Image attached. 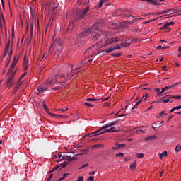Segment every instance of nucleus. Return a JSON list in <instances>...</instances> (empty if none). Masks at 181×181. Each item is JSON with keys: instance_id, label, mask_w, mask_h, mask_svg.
<instances>
[{"instance_id": "nucleus-1", "label": "nucleus", "mask_w": 181, "mask_h": 181, "mask_svg": "<svg viewBox=\"0 0 181 181\" xmlns=\"http://www.w3.org/2000/svg\"><path fill=\"white\" fill-rule=\"evenodd\" d=\"M100 23H95L93 25L91 28H86L82 33H80V37H86L88 36L90 33H94L95 30H100Z\"/></svg>"}, {"instance_id": "nucleus-2", "label": "nucleus", "mask_w": 181, "mask_h": 181, "mask_svg": "<svg viewBox=\"0 0 181 181\" xmlns=\"http://www.w3.org/2000/svg\"><path fill=\"white\" fill-rule=\"evenodd\" d=\"M118 122H119V120H115L114 122L108 123V124H105V126H103L102 127H100L98 130L91 133V135H95V134H98V132H101V131H103V129H107V128H111V127H114V125H117V124H118Z\"/></svg>"}, {"instance_id": "nucleus-3", "label": "nucleus", "mask_w": 181, "mask_h": 181, "mask_svg": "<svg viewBox=\"0 0 181 181\" xmlns=\"http://www.w3.org/2000/svg\"><path fill=\"white\" fill-rule=\"evenodd\" d=\"M90 10V7L87 6L85 8H83L82 10H80L78 11L76 16V19L78 21H81V19H84L86 18V15H87V11Z\"/></svg>"}, {"instance_id": "nucleus-4", "label": "nucleus", "mask_w": 181, "mask_h": 181, "mask_svg": "<svg viewBox=\"0 0 181 181\" xmlns=\"http://www.w3.org/2000/svg\"><path fill=\"white\" fill-rule=\"evenodd\" d=\"M57 6V3H54V1H49L47 4V8H49L50 11H52L53 13H56V8Z\"/></svg>"}, {"instance_id": "nucleus-5", "label": "nucleus", "mask_w": 181, "mask_h": 181, "mask_svg": "<svg viewBox=\"0 0 181 181\" xmlns=\"http://www.w3.org/2000/svg\"><path fill=\"white\" fill-rule=\"evenodd\" d=\"M10 76L8 78L6 86L8 88H11L12 86H13V77L15 76V73H10Z\"/></svg>"}, {"instance_id": "nucleus-6", "label": "nucleus", "mask_w": 181, "mask_h": 181, "mask_svg": "<svg viewBox=\"0 0 181 181\" xmlns=\"http://www.w3.org/2000/svg\"><path fill=\"white\" fill-rule=\"evenodd\" d=\"M18 60H19L18 57H14L11 67L10 70L7 72L8 74H11V73H14L13 69L15 68V66H16V63H18Z\"/></svg>"}, {"instance_id": "nucleus-7", "label": "nucleus", "mask_w": 181, "mask_h": 181, "mask_svg": "<svg viewBox=\"0 0 181 181\" xmlns=\"http://www.w3.org/2000/svg\"><path fill=\"white\" fill-rule=\"evenodd\" d=\"M57 78H54L52 79L48 78L47 81L45 82L47 86H53V84H57Z\"/></svg>"}, {"instance_id": "nucleus-8", "label": "nucleus", "mask_w": 181, "mask_h": 181, "mask_svg": "<svg viewBox=\"0 0 181 181\" xmlns=\"http://www.w3.org/2000/svg\"><path fill=\"white\" fill-rule=\"evenodd\" d=\"M162 100H161L160 103H172L173 101L172 100V95H167L165 97H163Z\"/></svg>"}, {"instance_id": "nucleus-9", "label": "nucleus", "mask_w": 181, "mask_h": 181, "mask_svg": "<svg viewBox=\"0 0 181 181\" xmlns=\"http://www.w3.org/2000/svg\"><path fill=\"white\" fill-rule=\"evenodd\" d=\"M172 25H175V22L170 21L169 23H165L164 25H163V27L161 28V29L162 30L168 29V30L170 31L171 28L170 26H172Z\"/></svg>"}, {"instance_id": "nucleus-10", "label": "nucleus", "mask_w": 181, "mask_h": 181, "mask_svg": "<svg viewBox=\"0 0 181 181\" xmlns=\"http://www.w3.org/2000/svg\"><path fill=\"white\" fill-rule=\"evenodd\" d=\"M63 44V41L60 38H57L55 40V42L52 43L51 47H53L54 45H57L59 47H62V45Z\"/></svg>"}, {"instance_id": "nucleus-11", "label": "nucleus", "mask_w": 181, "mask_h": 181, "mask_svg": "<svg viewBox=\"0 0 181 181\" xmlns=\"http://www.w3.org/2000/svg\"><path fill=\"white\" fill-rule=\"evenodd\" d=\"M115 127H111L110 129H106L105 131L102 132L95 135H101L102 134H107V132H117V130H115Z\"/></svg>"}, {"instance_id": "nucleus-12", "label": "nucleus", "mask_w": 181, "mask_h": 181, "mask_svg": "<svg viewBox=\"0 0 181 181\" xmlns=\"http://www.w3.org/2000/svg\"><path fill=\"white\" fill-rule=\"evenodd\" d=\"M44 91H47V89L42 86H38L35 94H40V93H43Z\"/></svg>"}, {"instance_id": "nucleus-13", "label": "nucleus", "mask_w": 181, "mask_h": 181, "mask_svg": "<svg viewBox=\"0 0 181 181\" xmlns=\"http://www.w3.org/2000/svg\"><path fill=\"white\" fill-rule=\"evenodd\" d=\"M144 2H147L149 5H160V4L157 3L155 0H141Z\"/></svg>"}, {"instance_id": "nucleus-14", "label": "nucleus", "mask_w": 181, "mask_h": 181, "mask_svg": "<svg viewBox=\"0 0 181 181\" xmlns=\"http://www.w3.org/2000/svg\"><path fill=\"white\" fill-rule=\"evenodd\" d=\"M28 64H29V62L26 59V57H25L23 62V67L24 70H28Z\"/></svg>"}, {"instance_id": "nucleus-15", "label": "nucleus", "mask_w": 181, "mask_h": 181, "mask_svg": "<svg viewBox=\"0 0 181 181\" xmlns=\"http://www.w3.org/2000/svg\"><path fill=\"white\" fill-rule=\"evenodd\" d=\"M117 42H122V40H121L120 37L112 38L109 41V44L117 43Z\"/></svg>"}, {"instance_id": "nucleus-16", "label": "nucleus", "mask_w": 181, "mask_h": 181, "mask_svg": "<svg viewBox=\"0 0 181 181\" xmlns=\"http://www.w3.org/2000/svg\"><path fill=\"white\" fill-rule=\"evenodd\" d=\"M97 32H98V30H95V33H95V35L93 36L92 37V40H98V38L100 37V36H101V35L100 33H97Z\"/></svg>"}, {"instance_id": "nucleus-17", "label": "nucleus", "mask_w": 181, "mask_h": 181, "mask_svg": "<svg viewBox=\"0 0 181 181\" xmlns=\"http://www.w3.org/2000/svg\"><path fill=\"white\" fill-rule=\"evenodd\" d=\"M157 138H158V136L153 135V136L146 137L144 139V141H155V139H156Z\"/></svg>"}, {"instance_id": "nucleus-18", "label": "nucleus", "mask_w": 181, "mask_h": 181, "mask_svg": "<svg viewBox=\"0 0 181 181\" xmlns=\"http://www.w3.org/2000/svg\"><path fill=\"white\" fill-rule=\"evenodd\" d=\"M63 52V48L62 47H59L57 52H55L54 56L55 57H59V56H60V53Z\"/></svg>"}, {"instance_id": "nucleus-19", "label": "nucleus", "mask_w": 181, "mask_h": 181, "mask_svg": "<svg viewBox=\"0 0 181 181\" xmlns=\"http://www.w3.org/2000/svg\"><path fill=\"white\" fill-rule=\"evenodd\" d=\"M49 115H51V117H54V118H62V117H64L62 115H57V114H54L52 112H49Z\"/></svg>"}, {"instance_id": "nucleus-20", "label": "nucleus", "mask_w": 181, "mask_h": 181, "mask_svg": "<svg viewBox=\"0 0 181 181\" xmlns=\"http://www.w3.org/2000/svg\"><path fill=\"white\" fill-rule=\"evenodd\" d=\"M172 87H175V85L173 86H165V88H162L160 94H163V93H165V91H166V90H169V89L172 88Z\"/></svg>"}, {"instance_id": "nucleus-21", "label": "nucleus", "mask_w": 181, "mask_h": 181, "mask_svg": "<svg viewBox=\"0 0 181 181\" xmlns=\"http://www.w3.org/2000/svg\"><path fill=\"white\" fill-rule=\"evenodd\" d=\"M136 169V161H134L131 165H130V170L134 171Z\"/></svg>"}, {"instance_id": "nucleus-22", "label": "nucleus", "mask_w": 181, "mask_h": 181, "mask_svg": "<svg viewBox=\"0 0 181 181\" xmlns=\"http://www.w3.org/2000/svg\"><path fill=\"white\" fill-rule=\"evenodd\" d=\"M105 2H107V0H100L99 4L97 6V8H101V6H103V5L105 4Z\"/></svg>"}, {"instance_id": "nucleus-23", "label": "nucleus", "mask_w": 181, "mask_h": 181, "mask_svg": "<svg viewBox=\"0 0 181 181\" xmlns=\"http://www.w3.org/2000/svg\"><path fill=\"white\" fill-rule=\"evenodd\" d=\"M81 153H78V154L74 155V156H81V155H84V153H85V152H88V149H83V150H81Z\"/></svg>"}, {"instance_id": "nucleus-24", "label": "nucleus", "mask_w": 181, "mask_h": 181, "mask_svg": "<svg viewBox=\"0 0 181 181\" xmlns=\"http://www.w3.org/2000/svg\"><path fill=\"white\" fill-rule=\"evenodd\" d=\"M121 47H128L131 46V42H122L120 44Z\"/></svg>"}, {"instance_id": "nucleus-25", "label": "nucleus", "mask_w": 181, "mask_h": 181, "mask_svg": "<svg viewBox=\"0 0 181 181\" xmlns=\"http://www.w3.org/2000/svg\"><path fill=\"white\" fill-rule=\"evenodd\" d=\"M142 102V100H139L136 102V103L133 106V107L132 108V110H135V108H138V106L139 105V104H141V103Z\"/></svg>"}, {"instance_id": "nucleus-26", "label": "nucleus", "mask_w": 181, "mask_h": 181, "mask_svg": "<svg viewBox=\"0 0 181 181\" xmlns=\"http://www.w3.org/2000/svg\"><path fill=\"white\" fill-rule=\"evenodd\" d=\"M11 49V40H8L7 44H6V49L5 50L6 52H9V49Z\"/></svg>"}, {"instance_id": "nucleus-27", "label": "nucleus", "mask_w": 181, "mask_h": 181, "mask_svg": "<svg viewBox=\"0 0 181 181\" xmlns=\"http://www.w3.org/2000/svg\"><path fill=\"white\" fill-rule=\"evenodd\" d=\"M70 158H71V156H69V155L62 156V160H67L68 162Z\"/></svg>"}, {"instance_id": "nucleus-28", "label": "nucleus", "mask_w": 181, "mask_h": 181, "mask_svg": "<svg viewBox=\"0 0 181 181\" xmlns=\"http://www.w3.org/2000/svg\"><path fill=\"white\" fill-rule=\"evenodd\" d=\"M113 50H119L121 49V44H118L115 47H112Z\"/></svg>"}, {"instance_id": "nucleus-29", "label": "nucleus", "mask_w": 181, "mask_h": 181, "mask_svg": "<svg viewBox=\"0 0 181 181\" xmlns=\"http://www.w3.org/2000/svg\"><path fill=\"white\" fill-rule=\"evenodd\" d=\"M84 105H86V107H88V108H94V105L89 103H85Z\"/></svg>"}, {"instance_id": "nucleus-30", "label": "nucleus", "mask_w": 181, "mask_h": 181, "mask_svg": "<svg viewBox=\"0 0 181 181\" xmlns=\"http://www.w3.org/2000/svg\"><path fill=\"white\" fill-rule=\"evenodd\" d=\"M148 97H149V95L148 93H145L144 95H143V97L140 100H141V101H145V100H146Z\"/></svg>"}, {"instance_id": "nucleus-31", "label": "nucleus", "mask_w": 181, "mask_h": 181, "mask_svg": "<svg viewBox=\"0 0 181 181\" xmlns=\"http://www.w3.org/2000/svg\"><path fill=\"white\" fill-rule=\"evenodd\" d=\"M139 131H140V132H142V134H145V127L141 126L139 127Z\"/></svg>"}, {"instance_id": "nucleus-32", "label": "nucleus", "mask_w": 181, "mask_h": 181, "mask_svg": "<svg viewBox=\"0 0 181 181\" xmlns=\"http://www.w3.org/2000/svg\"><path fill=\"white\" fill-rule=\"evenodd\" d=\"M154 91L158 95H162L163 93H160V88H156L154 89Z\"/></svg>"}, {"instance_id": "nucleus-33", "label": "nucleus", "mask_w": 181, "mask_h": 181, "mask_svg": "<svg viewBox=\"0 0 181 181\" xmlns=\"http://www.w3.org/2000/svg\"><path fill=\"white\" fill-rule=\"evenodd\" d=\"M168 156V151H165L160 154V159H162V158H163V156Z\"/></svg>"}, {"instance_id": "nucleus-34", "label": "nucleus", "mask_w": 181, "mask_h": 181, "mask_svg": "<svg viewBox=\"0 0 181 181\" xmlns=\"http://www.w3.org/2000/svg\"><path fill=\"white\" fill-rule=\"evenodd\" d=\"M136 158H138L139 159H142V158H144V153H137Z\"/></svg>"}, {"instance_id": "nucleus-35", "label": "nucleus", "mask_w": 181, "mask_h": 181, "mask_svg": "<svg viewBox=\"0 0 181 181\" xmlns=\"http://www.w3.org/2000/svg\"><path fill=\"white\" fill-rule=\"evenodd\" d=\"M93 148H104V145L101 144H95V146H93Z\"/></svg>"}, {"instance_id": "nucleus-36", "label": "nucleus", "mask_w": 181, "mask_h": 181, "mask_svg": "<svg viewBox=\"0 0 181 181\" xmlns=\"http://www.w3.org/2000/svg\"><path fill=\"white\" fill-rule=\"evenodd\" d=\"M165 111H162L160 113H159V115L157 116V118H160V117H163L165 115H166V114H165Z\"/></svg>"}, {"instance_id": "nucleus-37", "label": "nucleus", "mask_w": 181, "mask_h": 181, "mask_svg": "<svg viewBox=\"0 0 181 181\" xmlns=\"http://www.w3.org/2000/svg\"><path fill=\"white\" fill-rule=\"evenodd\" d=\"M59 168H60V166H59V165L54 167L53 169L49 172V175H50V173H53V172H54L55 170H57V169H59Z\"/></svg>"}, {"instance_id": "nucleus-38", "label": "nucleus", "mask_w": 181, "mask_h": 181, "mask_svg": "<svg viewBox=\"0 0 181 181\" xmlns=\"http://www.w3.org/2000/svg\"><path fill=\"white\" fill-rule=\"evenodd\" d=\"M77 70H80V68H76L75 69H71V73H74V74L78 73V71H77Z\"/></svg>"}, {"instance_id": "nucleus-39", "label": "nucleus", "mask_w": 181, "mask_h": 181, "mask_svg": "<svg viewBox=\"0 0 181 181\" xmlns=\"http://www.w3.org/2000/svg\"><path fill=\"white\" fill-rule=\"evenodd\" d=\"M116 158H123L124 156V153H119L115 155Z\"/></svg>"}, {"instance_id": "nucleus-40", "label": "nucleus", "mask_w": 181, "mask_h": 181, "mask_svg": "<svg viewBox=\"0 0 181 181\" xmlns=\"http://www.w3.org/2000/svg\"><path fill=\"white\" fill-rule=\"evenodd\" d=\"M43 108L46 111V112L49 115L50 112L49 111V108L47 107V105H44Z\"/></svg>"}, {"instance_id": "nucleus-41", "label": "nucleus", "mask_w": 181, "mask_h": 181, "mask_svg": "<svg viewBox=\"0 0 181 181\" xmlns=\"http://www.w3.org/2000/svg\"><path fill=\"white\" fill-rule=\"evenodd\" d=\"M86 101H88L89 103H91L93 101H98V100L95 99V98H87Z\"/></svg>"}, {"instance_id": "nucleus-42", "label": "nucleus", "mask_w": 181, "mask_h": 181, "mask_svg": "<svg viewBox=\"0 0 181 181\" xmlns=\"http://www.w3.org/2000/svg\"><path fill=\"white\" fill-rule=\"evenodd\" d=\"M177 110H179V106H175L173 109L170 110V112H173L175 111H177Z\"/></svg>"}, {"instance_id": "nucleus-43", "label": "nucleus", "mask_w": 181, "mask_h": 181, "mask_svg": "<svg viewBox=\"0 0 181 181\" xmlns=\"http://www.w3.org/2000/svg\"><path fill=\"white\" fill-rule=\"evenodd\" d=\"M106 53H111V52H114V49L112 48V47H111L110 48L105 49Z\"/></svg>"}, {"instance_id": "nucleus-44", "label": "nucleus", "mask_w": 181, "mask_h": 181, "mask_svg": "<svg viewBox=\"0 0 181 181\" xmlns=\"http://www.w3.org/2000/svg\"><path fill=\"white\" fill-rule=\"evenodd\" d=\"M181 149V145H177V146L175 147V151L177 153L179 152V151H180Z\"/></svg>"}, {"instance_id": "nucleus-45", "label": "nucleus", "mask_w": 181, "mask_h": 181, "mask_svg": "<svg viewBox=\"0 0 181 181\" xmlns=\"http://www.w3.org/2000/svg\"><path fill=\"white\" fill-rule=\"evenodd\" d=\"M122 53L118 52L117 54H113L112 56H115V57H119V56H122Z\"/></svg>"}, {"instance_id": "nucleus-46", "label": "nucleus", "mask_w": 181, "mask_h": 181, "mask_svg": "<svg viewBox=\"0 0 181 181\" xmlns=\"http://www.w3.org/2000/svg\"><path fill=\"white\" fill-rule=\"evenodd\" d=\"M152 128L153 129H155V131H156V129H158L159 127H156V123H153Z\"/></svg>"}, {"instance_id": "nucleus-47", "label": "nucleus", "mask_w": 181, "mask_h": 181, "mask_svg": "<svg viewBox=\"0 0 181 181\" xmlns=\"http://www.w3.org/2000/svg\"><path fill=\"white\" fill-rule=\"evenodd\" d=\"M117 146H118L119 149L121 148H125V144H117Z\"/></svg>"}, {"instance_id": "nucleus-48", "label": "nucleus", "mask_w": 181, "mask_h": 181, "mask_svg": "<svg viewBox=\"0 0 181 181\" xmlns=\"http://www.w3.org/2000/svg\"><path fill=\"white\" fill-rule=\"evenodd\" d=\"M169 12H173V10H168V11H163L162 13H159V15H162L163 13H169Z\"/></svg>"}, {"instance_id": "nucleus-49", "label": "nucleus", "mask_w": 181, "mask_h": 181, "mask_svg": "<svg viewBox=\"0 0 181 181\" xmlns=\"http://www.w3.org/2000/svg\"><path fill=\"white\" fill-rule=\"evenodd\" d=\"M62 168H66L67 166V161H65L64 163H61Z\"/></svg>"}, {"instance_id": "nucleus-50", "label": "nucleus", "mask_w": 181, "mask_h": 181, "mask_svg": "<svg viewBox=\"0 0 181 181\" xmlns=\"http://www.w3.org/2000/svg\"><path fill=\"white\" fill-rule=\"evenodd\" d=\"M76 181H84V177L83 176L78 177Z\"/></svg>"}, {"instance_id": "nucleus-51", "label": "nucleus", "mask_w": 181, "mask_h": 181, "mask_svg": "<svg viewBox=\"0 0 181 181\" xmlns=\"http://www.w3.org/2000/svg\"><path fill=\"white\" fill-rule=\"evenodd\" d=\"M87 181H94V177L93 176H90L88 179Z\"/></svg>"}, {"instance_id": "nucleus-52", "label": "nucleus", "mask_w": 181, "mask_h": 181, "mask_svg": "<svg viewBox=\"0 0 181 181\" xmlns=\"http://www.w3.org/2000/svg\"><path fill=\"white\" fill-rule=\"evenodd\" d=\"M19 86H21V83H19L18 86L14 88L13 89L14 93H16V91H18V87H19Z\"/></svg>"}, {"instance_id": "nucleus-53", "label": "nucleus", "mask_w": 181, "mask_h": 181, "mask_svg": "<svg viewBox=\"0 0 181 181\" xmlns=\"http://www.w3.org/2000/svg\"><path fill=\"white\" fill-rule=\"evenodd\" d=\"M76 157H69V160L68 162H72V160H76Z\"/></svg>"}, {"instance_id": "nucleus-54", "label": "nucleus", "mask_w": 181, "mask_h": 181, "mask_svg": "<svg viewBox=\"0 0 181 181\" xmlns=\"http://www.w3.org/2000/svg\"><path fill=\"white\" fill-rule=\"evenodd\" d=\"M165 125V122L164 121H161L159 126H158V128H159L160 127H163Z\"/></svg>"}, {"instance_id": "nucleus-55", "label": "nucleus", "mask_w": 181, "mask_h": 181, "mask_svg": "<svg viewBox=\"0 0 181 181\" xmlns=\"http://www.w3.org/2000/svg\"><path fill=\"white\" fill-rule=\"evenodd\" d=\"M88 166V163L84 164V165H83L80 168V169H84V168H87Z\"/></svg>"}, {"instance_id": "nucleus-56", "label": "nucleus", "mask_w": 181, "mask_h": 181, "mask_svg": "<svg viewBox=\"0 0 181 181\" xmlns=\"http://www.w3.org/2000/svg\"><path fill=\"white\" fill-rule=\"evenodd\" d=\"M8 52H9V51L5 50L4 52L3 57H5L6 56H7Z\"/></svg>"}, {"instance_id": "nucleus-57", "label": "nucleus", "mask_w": 181, "mask_h": 181, "mask_svg": "<svg viewBox=\"0 0 181 181\" xmlns=\"http://www.w3.org/2000/svg\"><path fill=\"white\" fill-rule=\"evenodd\" d=\"M172 98H175L176 100H180L181 96H172Z\"/></svg>"}, {"instance_id": "nucleus-58", "label": "nucleus", "mask_w": 181, "mask_h": 181, "mask_svg": "<svg viewBox=\"0 0 181 181\" xmlns=\"http://www.w3.org/2000/svg\"><path fill=\"white\" fill-rule=\"evenodd\" d=\"M131 42H133V43H136V42H138V39L133 38V39H132Z\"/></svg>"}, {"instance_id": "nucleus-59", "label": "nucleus", "mask_w": 181, "mask_h": 181, "mask_svg": "<svg viewBox=\"0 0 181 181\" xmlns=\"http://www.w3.org/2000/svg\"><path fill=\"white\" fill-rule=\"evenodd\" d=\"M26 72H25L21 76V78H20V79H19V81H21V80H22V78H23V77H25V76H26Z\"/></svg>"}, {"instance_id": "nucleus-60", "label": "nucleus", "mask_w": 181, "mask_h": 181, "mask_svg": "<svg viewBox=\"0 0 181 181\" xmlns=\"http://www.w3.org/2000/svg\"><path fill=\"white\" fill-rule=\"evenodd\" d=\"M52 177H53V174H50L49 177L47 178V181L52 180Z\"/></svg>"}, {"instance_id": "nucleus-61", "label": "nucleus", "mask_w": 181, "mask_h": 181, "mask_svg": "<svg viewBox=\"0 0 181 181\" xmlns=\"http://www.w3.org/2000/svg\"><path fill=\"white\" fill-rule=\"evenodd\" d=\"M178 52H180V54H178V57H181V47H179Z\"/></svg>"}, {"instance_id": "nucleus-62", "label": "nucleus", "mask_w": 181, "mask_h": 181, "mask_svg": "<svg viewBox=\"0 0 181 181\" xmlns=\"http://www.w3.org/2000/svg\"><path fill=\"white\" fill-rule=\"evenodd\" d=\"M104 107H110V103H108V102L105 103Z\"/></svg>"}, {"instance_id": "nucleus-63", "label": "nucleus", "mask_w": 181, "mask_h": 181, "mask_svg": "<svg viewBox=\"0 0 181 181\" xmlns=\"http://www.w3.org/2000/svg\"><path fill=\"white\" fill-rule=\"evenodd\" d=\"M156 50H162V47L160 45H158L156 47Z\"/></svg>"}, {"instance_id": "nucleus-64", "label": "nucleus", "mask_w": 181, "mask_h": 181, "mask_svg": "<svg viewBox=\"0 0 181 181\" xmlns=\"http://www.w3.org/2000/svg\"><path fill=\"white\" fill-rule=\"evenodd\" d=\"M107 100H110V97L102 98V101H107Z\"/></svg>"}]
</instances>
